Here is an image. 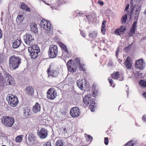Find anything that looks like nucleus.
<instances>
[{
	"label": "nucleus",
	"instance_id": "obj_1",
	"mask_svg": "<svg viewBox=\"0 0 146 146\" xmlns=\"http://www.w3.org/2000/svg\"><path fill=\"white\" fill-rule=\"evenodd\" d=\"M3 74L5 77V79L2 76V73L0 72V86L4 88L7 86L14 85L15 82L13 77L5 72Z\"/></svg>",
	"mask_w": 146,
	"mask_h": 146
},
{
	"label": "nucleus",
	"instance_id": "obj_2",
	"mask_svg": "<svg viewBox=\"0 0 146 146\" xmlns=\"http://www.w3.org/2000/svg\"><path fill=\"white\" fill-rule=\"evenodd\" d=\"M21 62V59L19 56L13 55L9 59V68L12 70H15L19 66Z\"/></svg>",
	"mask_w": 146,
	"mask_h": 146
},
{
	"label": "nucleus",
	"instance_id": "obj_3",
	"mask_svg": "<svg viewBox=\"0 0 146 146\" xmlns=\"http://www.w3.org/2000/svg\"><path fill=\"white\" fill-rule=\"evenodd\" d=\"M1 120L2 123L4 126L9 127H11L14 123V118L11 117L3 116Z\"/></svg>",
	"mask_w": 146,
	"mask_h": 146
},
{
	"label": "nucleus",
	"instance_id": "obj_4",
	"mask_svg": "<svg viewBox=\"0 0 146 146\" xmlns=\"http://www.w3.org/2000/svg\"><path fill=\"white\" fill-rule=\"evenodd\" d=\"M6 99L8 102L9 104L11 107H16L19 103V101L17 97L11 94L8 95Z\"/></svg>",
	"mask_w": 146,
	"mask_h": 146
},
{
	"label": "nucleus",
	"instance_id": "obj_5",
	"mask_svg": "<svg viewBox=\"0 0 146 146\" xmlns=\"http://www.w3.org/2000/svg\"><path fill=\"white\" fill-rule=\"evenodd\" d=\"M58 46L56 45H52L49 47L48 55L52 58H55L58 55Z\"/></svg>",
	"mask_w": 146,
	"mask_h": 146
},
{
	"label": "nucleus",
	"instance_id": "obj_6",
	"mask_svg": "<svg viewBox=\"0 0 146 146\" xmlns=\"http://www.w3.org/2000/svg\"><path fill=\"white\" fill-rule=\"evenodd\" d=\"M23 39L25 43L28 45H32L34 42V39L29 34H27L23 36Z\"/></svg>",
	"mask_w": 146,
	"mask_h": 146
},
{
	"label": "nucleus",
	"instance_id": "obj_7",
	"mask_svg": "<svg viewBox=\"0 0 146 146\" xmlns=\"http://www.w3.org/2000/svg\"><path fill=\"white\" fill-rule=\"evenodd\" d=\"M55 68L53 65H50L47 71L48 76H51L52 77H56L57 76L58 72L54 70Z\"/></svg>",
	"mask_w": 146,
	"mask_h": 146
},
{
	"label": "nucleus",
	"instance_id": "obj_8",
	"mask_svg": "<svg viewBox=\"0 0 146 146\" xmlns=\"http://www.w3.org/2000/svg\"><path fill=\"white\" fill-rule=\"evenodd\" d=\"M47 98L50 100H54L56 96L57 93L54 88L49 89L47 92Z\"/></svg>",
	"mask_w": 146,
	"mask_h": 146
},
{
	"label": "nucleus",
	"instance_id": "obj_9",
	"mask_svg": "<svg viewBox=\"0 0 146 146\" xmlns=\"http://www.w3.org/2000/svg\"><path fill=\"white\" fill-rule=\"evenodd\" d=\"M80 110L79 108L77 107H74L70 110V114L73 117H78L80 115Z\"/></svg>",
	"mask_w": 146,
	"mask_h": 146
},
{
	"label": "nucleus",
	"instance_id": "obj_10",
	"mask_svg": "<svg viewBox=\"0 0 146 146\" xmlns=\"http://www.w3.org/2000/svg\"><path fill=\"white\" fill-rule=\"evenodd\" d=\"M72 60H70L67 62V65L68 70L70 72H74L76 71L77 67L74 64Z\"/></svg>",
	"mask_w": 146,
	"mask_h": 146
},
{
	"label": "nucleus",
	"instance_id": "obj_11",
	"mask_svg": "<svg viewBox=\"0 0 146 146\" xmlns=\"http://www.w3.org/2000/svg\"><path fill=\"white\" fill-rule=\"evenodd\" d=\"M41 26L45 30L50 31L51 30V26L50 23L44 20L41 21Z\"/></svg>",
	"mask_w": 146,
	"mask_h": 146
},
{
	"label": "nucleus",
	"instance_id": "obj_12",
	"mask_svg": "<svg viewBox=\"0 0 146 146\" xmlns=\"http://www.w3.org/2000/svg\"><path fill=\"white\" fill-rule=\"evenodd\" d=\"M77 84L79 88L82 90H85L87 88L86 82L84 79L78 80Z\"/></svg>",
	"mask_w": 146,
	"mask_h": 146
},
{
	"label": "nucleus",
	"instance_id": "obj_13",
	"mask_svg": "<svg viewBox=\"0 0 146 146\" xmlns=\"http://www.w3.org/2000/svg\"><path fill=\"white\" fill-rule=\"evenodd\" d=\"M143 59L140 58L137 60L135 61V67L140 70H142L144 68V66L143 64Z\"/></svg>",
	"mask_w": 146,
	"mask_h": 146
},
{
	"label": "nucleus",
	"instance_id": "obj_14",
	"mask_svg": "<svg viewBox=\"0 0 146 146\" xmlns=\"http://www.w3.org/2000/svg\"><path fill=\"white\" fill-rule=\"evenodd\" d=\"M27 137L28 141L30 144L33 143L36 140V137L34 134L32 132H29L26 136Z\"/></svg>",
	"mask_w": 146,
	"mask_h": 146
},
{
	"label": "nucleus",
	"instance_id": "obj_15",
	"mask_svg": "<svg viewBox=\"0 0 146 146\" xmlns=\"http://www.w3.org/2000/svg\"><path fill=\"white\" fill-rule=\"evenodd\" d=\"M48 131L44 128H42L38 132V135L41 139L46 138L48 135Z\"/></svg>",
	"mask_w": 146,
	"mask_h": 146
},
{
	"label": "nucleus",
	"instance_id": "obj_16",
	"mask_svg": "<svg viewBox=\"0 0 146 146\" xmlns=\"http://www.w3.org/2000/svg\"><path fill=\"white\" fill-rule=\"evenodd\" d=\"M111 77L115 79L118 78V80L120 81H122L123 80V76L122 75L120 76L118 72H114L112 74Z\"/></svg>",
	"mask_w": 146,
	"mask_h": 146
},
{
	"label": "nucleus",
	"instance_id": "obj_17",
	"mask_svg": "<svg viewBox=\"0 0 146 146\" xmlns=\"http://www.w3.org/2000/svg\"><path fill=\"white\" fill-rule=\"evenodd\" d=\"M25 91L27 95L31 96H33L34 90V89L31 87L30 86L27 87L25 89Z\"/></svg>",
	"mask_w": 146,
	"mask_h": 146
},
{
	"label": "nucleus",
	"instance_id": "obj_18",
	"mask_svg": "<svg viewBox=\"0 0 146 146\" xmlns=\"http://www.w3.org/2000/svg\"><path fill=\"white\" fill-rule=\"evenodd\" d=\"M74 62L76 64L77 66L81 68L80 70H85V69H83V67L84 65L82 64L81 62V60L79 58H76L74 60Z\"/></svg>",
	"mask_w": 146,
	"mask_h": 146
},
{
	"label": "nucleus",
	"instance_id": "obj_19",
	"mask_svg": "<svg viewBox=\"0 0 146 146\" xmlns=\"http://www.w3.org/2000/svg\"><path fill=\"white\" fill-rule=\"evenodd\" d=\"M126 29V28L124 26H121L119 28L116 29L115 31V32L116 35H120V34L123 33Z\"/></svg>",
	"mask_w": 146,
	"mask_h": 146
},
{
	"label": "nucleus",
	"instance_id": "obj_20",
	"mask_svg": "<svg viewBox=\"0 0 146 146\" xmlns=\"http://www.w3.org/2000/svg\"><path fill=\"white\" fill-rule=\"evenodd\" d=\"M33 111L35 113H37L40 110V106L38 103H36L35 105L33 107Z\"/></svg>",
	"mask_w": 146,
	"mask_h": 146
},
{
	"label": "nucleus",
	"instance_id": "obj_21",
	"mask_svg": "<svg viewBox=\"0 0 146 146\" xmlns=\"http://www.w3.org/2000/svg\"><path fill=\"white\" fill-rule=\"evenodd\" d=\"M92 96L90 94H88L85 96L83 98V101L84 104L86 105H88L90 103Z\"/></svg>",
	"mask_w": 146,
	"mask_h": 146
},
{
	"label": "nucleus",
	"instance_id": "obj_22",
	"mask_svg": "<svg viewBox=\"0 0 146 146\" xmlns=\"http://www.w3.org/2000/svg\"><path fill=\"white\" fill-rule=\"evenodd\" d=\"M125 66L127 69H129L131 68V59L130 57H127L125 62L124 63Z\"/></svg>",
	"mask_w": 146,
	"mask_h": 146
},
{
	"label": "nucleus",
	"instance_id": "obj_23",
	"mask_svg": "<svg viewBox=\"0 0 146 146\" xmlns=\"http://www.w3.org/2000/svg\"><path fill=\"white\" fill-rule=\"evenodd\" d=\"M21 43V40L17 39L13 42L12 46L14 48H17L20 46Z\"/></svg>",
	"mask_w": 146,
	"mask_h": 146
},
{
	"label": "nucleus",
	"instance_id": "obj_24",
	"mask_svg": "<svg viewBox=\"0 0 146 146\" xmlns=\"http://www.w3.org/2000/svg\"><path fill=\"white\" fill-rule=\"evenodd\" d=\"M28 50L29 52L31 51H38L40 52V49L38 46L37 45H33L32 46L28 47Z\"/></svg>",
	"mask_w": 146,
	"mask_h": 146
},
{
	"label": "nucleus",
	"instance_id": "obj_25",
	"mask_svg": "<svg viewBox=\"0 0 146 146\" xmlns=\"http://www.w3.org/2000/svg\"><path fill=\"white\" fill-rule=\"evenodd\" d=\"M30 53L31 57L32 58L35 59L38 56V53L39 52L38 51H31L29 52Z\"/></svg>",
	"mask_w": 146,
	"mask_h": 146
},
{
	"label": "nucleus",
	"instance_id": "obj_26",
	"mask_svg": "<svg viewBox=\"0 0 146 146\" xmlns=\"http://www.w3.org/2000/svg\"><path fill=\"white\" fill-rule=\"evenodd\" d=\"M55 146H65L64 143L62 139L58 140L55 144Z\"/></svg>",
	"mask_w": 146,
	"mask_h": 146
},
{
	"label": "nucleus",
	"instance_id": "obj_27",
	"mask_svg": "<svg viewBox=\"0 0 146 146\" xmlns=\"http://www.w3.org/2000/svg\"><path fill=\"white\" fill-rule=\"evenodd\" d=\"M31 31L34 33H36L37 29L36 28V25L35 23L32 24L30 26Z\"/></svg>",
	"mask_w": 146,
	"mask_h": 146
},
{
	"label": "nucleus",
	"instance_id": "obj_28",
	"mask_svg": "<svg viewBox=\"0 0 146 146\" xmlns=\"http://www.w3.org/2000/svg\"><path fill=\"white\" fill-rule=\"evenodd\" d=\"M90 104H91L90 105L89 107L91 109V111L93 112L94 111L93 109L95 108V105L94 103V100L93 99H92L90 101Z\"/></svg>",
	"mask_w": 146,
	"mask_h": 146
},
{
	"label": "nucleus",
	"instance_id": "obj_29",
	"mask_svg": "<svg viewBox=\"0 0 146 146\" xmlns=\"http://www.w3.org/2000/svg\"><path fill=\"white\" fill-rule=\"evenodd\" d=\"M30 110L29 108H26L23 110L24 115L25 117H27L30 115Z\"/></svg>",
	"mask_w": 146,
	"mask_h": 146
},
{
	"label": "nucleus",
	"instance_id": "obj_30",
	"mask_svg": "<svg viewBox=\"0 0 146 146\" xmlns=\"http://www.w3.org/2000/svg\"><path fill=\"white\" fill-rule=\"evenodd\" d=\"M24 19V17L23 15H18L16 19V21L18 23H20Z\"/></svg>",
	"mask_w": 146,
	"mask_h": 146
},
{
	"label": "nucleus",
	"instance_id": "obj_31",
	"mask_svg": "<svg viewBox=\"0 0 146 146\" xmlns=\"http://www.w3.org/2000/svg\"><path fill=\"white\" fill-rule=\"evenodd\" d=\"M23 135H20L17 136L15 138L16 142L17 143H20L23 140Z\"/></svg>",
	"mask_w": 146,
	"mask_h": 146
},
{
	"label": "nucleus",
	"instance_id": "obj_32",
	"mask_svg": "<svg viewBox=\"0 0 146 146\" xmlns=\"http://www.w3.org/2000/svg\"><path fill=\"white\" fill-rule=\"evenodd\" d=\"M62 56L65 58H67L69 57L70 54L68 53V50L64 51L62 52Z\"/></svg>",
	"mask_w": 146,
	"mask_h": 146
},
{
	"label": "nucleus",
	"instance_id": "obj_33",
	"mask_svg": "<svg viewBox=\"0 0 146 146\" xmlns=\"http://www.w3.org/2000/svg\"><path fill=\"white\" fill-rule=\"evenodd\" d=\"M21 8L23 10H26L27 11H30V10L27 6L24 4H22L21 5Z\"/></svg>",
	"mask_w": 146,
	"mask_h": 146
},
{
	"label": "nucleus",
	"instance_id": "obj_34",
	"mask_svg": "<svg viewBox=\"0 0 146 146\" xmlns=\"http://www.w3.org/2000/svg\"><path fill=\"white\" fill-rule=\"evenodd\" d=\"M139 84L142 88H146V81L141 80L139 82Z\"/></svg>",
	"mask_w": 146,
	"mask_h": 146
},
{
	"label": "nucleus",
	"instance_id": "obj_35",
	"mask_svg": "<svg viewBox=\"0 0 146 146\" xmlns=\"http://www.w3.org/2000/svg\"><path fill=\"white\" fill-rule=\"evenodd\" d=\"M136 30L131 28L128 33V35L130 36H132L135 33Z\"/></svg>",
	"mask_w": 146,
	"mask_h": 146
},
{
	"label": "nucleus",
	"instance_id": "obj_36",
	"mask_svg": "<svg viewBox=\"0 0 146 146\" xmlns=\"http://www.w3.org/2000/svg\"><path fill=\"white\" fill-rule=\"evenodd\" d=\"M85 137L86 138V141L87 142H90L92 141V136L89 135H88L87 134H85Z\"/></svg>",
	"mask_w": 146,
	"mask_h": 146
},
{
	"label": "nucleus",
	"instance_id": "obj_37",
	"mask_svg": "<svg viewBox=\"0 0 146 146\" xmlns=\"http://www.w3.org/2000/svg\"><path fill=\"white\" fill-rule=\"evenodd\" d=\"M59 45L60 47L62 48V52L67 50L66 46L62 42H60L59 43Z\"/></svg>",
	"mask_w": 146,
	"mask_h": 146
},
{
	"label": "nucleus",
	"instance_id": "obj_38",
	"mask_svg": "<svg viewBox=\"0 0 146 146\" xmlns=\"http://www.w3.org/2000/svg\"><path fill=\"white\" fill-rule=\"evenodd\" d=\"M97 33L96 31H94L92 33H90L89 35V37L92 38H95L96 37L97 35Z\"/></svg>",
	"mask_w": 146,
	"mask_h": 146
},
{
	"label": "nucleus",
	"instance_id": "obj_39",
	"mask_svg": "<svg viewBox=\"0 0 146 146\" xmlns=\"http://www.w3.org/2000/svg\"><path fill=\"white\" fill-rule=\"evenodd\" d=\"M127 16L126 14L123 17L121 20V22L122 24H125L126 21Z\"/></svg>",
	"mask_w": 146,
	"mask_h": 146
},
{
	"label": "nucleus",
	"instance_id": "obj_40",
	"mask_svg": "<svg viewBox=\"0 0 146 146\" xmlns=\"http://www.w3.org/2000/svg\"><path fill=\"white\" fill-rule=\"evenodd\" d=\"M136 144L133 143V141H129L125 145V146H135Z\"/></svg>",
	"mask_w": 146,
	"mask_h": 146
},
{
	"label": "nucleus",
	"instance_id": "obj_41",
	"mask_svg": "<svg viewBox=\"0 0 146 146\" xmlns=\"http://www.w3.org/2000/svg\"><path fill=\"white\" fill-rule=\"evenodd\" d=\"M137 19H136L135 20V21L133 23L132 26L131 28L135 30H136V25H137Z\"/></svg>",
	"mask_w": 146,
	"mask_h": 146
},
{
	"label": "nucleus",
	"instance_id": "obj_42",
	"mask_svg": "<svg viewBox=\"0 0 146 146\" xmlns=\"http://www.w3.org/2000/svg\"><path fill=\"white\" fill-rule=\"evenodd\" d=\"M135 12H136V13H135V18H137H137L138 17L139 15V11L137 10H136L135 11Z\"/></svg>",
	"mask_w": 146,
	"mask_h": 146
},
{
	"label": "nucleus",
	"instance_id": "obj_43",
	"mask_svg": "<svg viewBox=\"0 0 146 146\" xmlns=\"http://www.w3.org/2000/svg\"><path fill=\"white\" fill-rule=\"evenodd\" d=\"M108 137H105L104 139V143L105 145H107L108 144Z\"/></svg>",
	"mask_w": 146,
	"mask_h": 146
},
{
	"label": "nucleus",
	"instance_id": "obj_44",
	"mask_svg": "<svg viewBox=\"0 0 146 146\" xmlns=\"http://www.w3.org/2000/svg\"><path fill=\"white\" fill-rule=\"evenodd\" d=\"M43 146H51V142H48L46 144H44Z\"/></svg>",
	"mask_w": 146,
	"mask_h": 146
},
{
	"label": "nucleus",
	"instance_id": "obj_45",
	"mask_svg": "<svg viewBox=\"0 0 146 146\" xmlns=\"http://www.w3.org/2000/svg\"><path fill=\"white\" fill-rule=\"evenodd\" d=\"M108 80L109 82V83L110 84V85L112 86V84L113 83V80L111 79H110V78H109L108 79Z\"/></svg>",
	"mask_w": 146,
	"mask_h": 146
},
{
	"label": "nucleus",
	"instance_id": "obj_46",
	"mask_svg": "<svg viewBox=\"0 0 146 146\" xmlns=\"http://www.w3.org/2000/svg\"><path fill=\"white\" fill-rule=\"evenodd\" d=\"M95 90L93 89V96L95 97L96 95V94L97 92V90H96V91Z\"/></svg>",
	"mask_w": 146,
	"mask_h": 146
},
{
	"label": "nucleus",
	"instance_id": "obj_47",
	"mask_svg": "<svg viewBox=\"0 0 146 146\" xmlns=\"http://www.w3.org/2000/svg\"><path fill=\"white\" fill-rule=\"evenodd\" d=\"M62 132L64 133H67L68 132L67 129L66 128H64L62 130Z\"/></svg>",
	"mask_w": 146,
	"mask_h": 146
},
{
	"label": "nucleus",
	"instance_id": "obj_48",
	"mask_svg": "<svg viewBox=\"0 0 146 146\" xmlns=\"http://www.w3.org/2000/svg\"><path fill=\"white\" fill-rule=\"evenodd\" d=\"M98 3L102 6L104 5V2L102 1H100V0H98Z\"/></svg>",
	"mask_w": 146,
	"mask_h": 146
},
{
	"label": "nucleus",
	"instance_id": "obj_49",
	"mask_svg": "<svg viewBox=\"0 0 146 146\" xmlns=\"http://www.w3.org/2000/svg\"><path fill=\"white\" fill-rule=\"evenodd\" d=\"M106 22V21H103L102 23V27L105 28V24Z\"/></svg>",
	"mask_w": 146,
	"mask_h": 146
},
{
	"label": "nucleus",
	"instance_id": "obj_50",
	"mask_svg": "<svg viewBox=\"0 0 146 146\" xmlns=\"http://www.w3.org/2000/svg\"><path fill=\"white\" fill-rule=\"evenodd\" d=\"M105 28L101 27V31L104 34L105 32Z\"/></svg>",
	"mask_w": 146,
	"mask_h": 146
},
{
	"label": "nucleus",
	"instance_id": "obj_51",
	"mask_svg": "<svg viewBox=\"0 0 146 146\" xmlns=\"http://www.w3.org/2000/svg\"><path fill=\"white\" fill-rule=\"evenodd\" d=\"M142 120L145 121H146V115H144L143 116Z\"/></svg>",
	"mask_w": 146,
	"mask_h": 146
},
{
	"label": "nucleus",
	"instance_id": "obj_52",
	"mask_svg": "<svg viewBox=\"0 0 146 146\" xmlns=\"http://www.w3.org/2000/svg\"><path fill=\"white\" fill-rule=\"evenodd\" d=\"M119 51V48H118V49H117V50L116 51V56L117 57V56H118Z\"/></svg>",
	"mask_w": 146,
	"mask_h": 146
},
{
	"label": "nucleus",
	"instance_id": "obj_53",
	"mask_svg": "<svg viewBox=\"0 0 146 146\" xmlns=\"http://www.w3.org/2000/svg\"><path fill=\"white\" fill-rule=\"evenodd\" d=\"M81 34L82 36L84 37H85L86 36V35L84 34V33L83 32L81 31Z\"/></svg>",
	"mask_w": 146,
	"mask_h": 146
},
{
	"label": "nucleus",
	"instance_id": "obj_54",
	"mask_svg": "<svg viewBox=\"0 0 146 146\" xmlns=\"http://www.w3.org/2000/svg\"><path fill=\"white\" fill-rule=\"evenodd\" d=\"M129 7V4H128L125 8V10L127 11Z\"/></svg>",
	"mask_w": 146,
	"mask_h": 146
},
{
	"label": "nucleus",
	"instance_id": "obj_55",
	"mask_svg": "<svg viewBox=\"0 0 146 146\" xmlns=\"http://www.w3.org/2000/svg\"><path fill=\"white\" fill-rule=\"evenodd\" d=\"M2 31L0 28V38H2Z\"/></svg>",
	"mask_w": 146,
	"mask_h": 146
},
{
	"label": "nucleus",
	"instance_id": "obj_56",
	"mask_svg": "<svg viewBox=\"0 0 146 146\" xmlns=\"http://www.w3.org/2000/svg\"><path fill=\"white\" fill-rule=\"evenodd\" d=\"M109 66H112L113 65V63L111 62H110L108 64Z\"/></svg>",
	"mask_w": 146,
	"mask_h": 146
},
{
	"label": "nucleus",
	"instance_id": "obj_57",
	"mask_svg": "<svg viewBox=\"0 0 146 146\" xmlns=\"http://www.w3.org/2000/svg\"><path fill=\"white\" fill-rule=\"evenodd\" d=\"M83 14V13H78V15L82 16V15Z\"/></svg>",
	"mask_w": 146,
	"mask_h": 146
},
{
	"label": "nucleus",
	"instance_id": "obj_58",
	"mask_svg": "<svg viewBox=\"0 0 146 146\" xmlns=\"http://www.w3.org/2000/svg\"><path fill=\"white\" fill-rule=\"evenodd\" d=\"M143 96H144V97H145L146 98V92L145 93H144L143 94Z\"/></svg>",
	"mask_w": 146,
	"mask_h": 146
},
{
	"label": "nucleus",
	"instance_id": "obj_59",
	"mask_svg": "<svg viewBox=\"0 0 146 146\" xmlns=\"http://www.w3.org/2000/svg\"><path fill=\"white\" fill-rule=\"evenodd\" d=\"M137 2H140L141 0H136Z\"/></svg>",
	"mask_w": 146,
	"mask_h": 146
},
{
	"label": "nucleus",
	"instance_id": "obj_60",
	"mask_svg": "<svg viewBox=\"0 0 146 146\" xmlns=\"http://www.w3.org/2000/svg\"><path fill=\"white\" fill-rule=\"evenodd\" d=\"M94 86H93V90L94 89V90H96V89H95V88H96V87H95L94 88Z\"/></svg>",
	"mask_w": 146,
	"mask_h": 146
},
{
	"label": "nucleus",
	"instance_id": "obj_61",
	"mask_svg": "<svg viewBox=\"0 0 146 146\" xmlns=\"http://www.w3.org/2000/svg\"><path fill=\"white\" fill-rule=\"evenodd\" d=\"M144 13L146 15V8L145 10V11L144 12Z\"/></svg>",
	"mask_w": 146,
	"mask_h": 146
},
{
	"label": "nucleus",
	"instance_id": "obj_62",
	"mask_svg": "<svg viewBox=\"0 0 146 146\" xmlns=\"http://www.w3.org/2000/svg\"><path fill=\"white\" fill-rule=\"evenodd\" d=\"M142 74V73H140V75H139V74H138V76H140V77H141V75Z\"/></svg>",
	"mask_w": 146,
	"mask_h": 146
},
{
	"label": "nucleus",
	"instance_id": "obj_63",
	"mask_svg": "<svg viewBox=\"0 0 146 146\" xmlns=\"http://www.w3.org/2000/svg\"><path fill=\"white\" fill-rule=\"evenodd\" d=\"M129 47H127L125 48V49H127Z\"/></svg>",
	"mask_w": 146,
	"mask_h": 146
},
{
	"label": "nucleus",
	"instance_id": "obj_64",
	"mask_svg": "<svg viewBox=\"0 0 146 146\" xmlns=\"http://www.w3.org/2000/svg\"><path fill=\"white\" fill-rule=\"evenodd\" d=\"M6 146V145H2V146Z\"/></svg>",
	"mask_w": 146,
	"mask_h": 146
}]
</instances>
